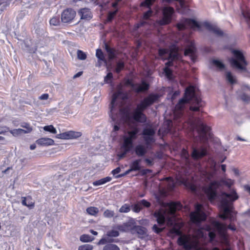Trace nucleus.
<instances>
[{
    "label": "nucleus",
    "mask_w": 250,
    "mask_h": 250,
    "mask_svg": "<svg viewBox=\"0 0 250 250\" xmlns=\"http://www.w3.org/2000/svg\"><path fill=\"white\" fill-rule=\"evenodd\" d=\"M127 98L126 93H124L120 90L113 94L112 101L110 105L109 116L114 122L111 136L116 137L117 131L120 128L121 122L129 123L131 120V117L129 110L127 108H121L120 105H118V102Z\"/></svg>",
    "instance_id": "obj_1"
},
{
    "label": "nucleus",
    "mask_w": 250,
    "mask_h": 250,
    "mask_svg": "<svg viewBox=\"0 0 250 250\" xmlns=\"http://www.w3.org/2000/svg\"><path fill=\"white\" fill-rule=\"evenodd\" d=\"M157 200L161 207V208L154 214L157 223L159 225H162L167 220L168 224L173 225L175 221V212L177 210L181 208V204L179 202L164 203L157 197Z\"/></svg>",
    "instance_id": "obj_2"
},
{
    "label": "nucleus",
    "mask_w": 250,
    "mask_h": 250,
    "mask_svg": "<svg viewBox=\"0 0 250 250\" xmlns=\"http://www.w3.org/2000/svg\"><path fill=\"white\" fill-rule=\"evenodd\" d=\"M190 101H192V104L190 106V110L198 111L202 106L201 100L195 95V87L192 85L186 88L184 97L181 99L176 105L173 112L175 120H178L182 116L183 110L185 104Z\"/></svg>",
    "instance_id": "obj_3"
},
{
    "label": "nucleus",
    "mask_w": 250,
    "mask_h": 250,
    "mask_svg": "<svg viewBox=\"0 0 250 250\" xmlns=\"http://www.w3.org/2000/svg\"><path fill=\"white\" fill-rule=\"evenodd\" d=\"M238 198L234 189H230L229 193L222 192L220 195V210L219 217L223 219L229 218L231 222L235 220V211L233 210L232 203Z\"/></svg>",
    "instance_id": "obj_4"
},
{
    "label": "nucleus",
    "mask_w": 250,
    "mask_h": 250,
    "mask_svg": "<svg viewBox=\"0 0 250 250\" xmlns=\"http://www.w3.org/2000/svg\"><path fill=\"white\" fill-rule=\"evenodd\" d=\"M207 234L204 233L202 229H199L195 230L192 235H182L180 236L178 243L185 250H190L197 247L200 243V239L204 238Z\"/></svg>",
    "instance_id": "obj_5"
},
{
    "label": "nucleus",
    "mask_w": 250,
    "mask_h": 250,
    "mask_svg": "<svg viewBox=\"0 0 250 250\" xmlns=\"http://www.w3.org/2000/svg\"><path fill=\"white\" fill-rule=\"evenodd\" d=\"M187 125L190 131L196 129L200 139L203 142L211 137L210 127L204 124L199 119L193 118L189 119L188 122L184 125V127H186Z\"/></svg>",
    "instance_id": "obj_6"
},
{
    "label": "nucleus",
    "mask_w": 250,
    "mask_h": 250,
    "mask_svg": "<svg viewBox=\"0 0 250 250\" xmlns=\"http://www.w3.org/2000/svg\"><path fill=\"white\" fill-rule=\"evenodd\" d=\"M157 94H151L142 100L140 104L137 105L132 114L133 119L136 122L145 123L146 120V115L143 111L149 106L152 104L158 99Z\"/></svg>",
    "instance_id": "obj_7"
},
{
    "label": "nucleus",
    "mask_w": 250,
    "mask_h": 250,
    "mask_svg": "<svg viewBox=\"0 0 250 250\" xmlns=\"http://www.w3.org/2000/svg\"><path fill=\"white\" fill-rule=\"evenodd\" d=\"M159 53L162 59H164V56L166 54L168 57L169 61L166 63L167 66L164 68V72L166 77L170 80L172 79V71L168 67L173 65V61L181 59V56L179 53V47L176 45H172L169 51L165 49H160Z\"/></svg>",
    "instance_id": "obj_8"
},
{
    "label": "nucleus",
    "mask_w": 250,
    "mask_h": 250,
    "mask_svg": "<svg viewBox=\"0 0 250 250\" xmlns=\"http://www.w3.org/2000/svg\"><path fill=\"white\" fill-rule=\"evenodd\" d=\"M234 181L230 179L224 178L220 181H214L212 182L208 188H204V191L206 194L208 200L212 202L216 197V189L222 185L228 188H230L234 184Z\"/></svg>",
    "instance_id": "obj_9"
},
{
    "label": "nucleus",
    "mask_w": 250,
    "mask_h": 250,
    "mask_svg": "<svg viewBox=\"0 0 250 250\" xmlns=\"http://www.w3.org/2000/svg\"><path fill=\"white\" fill-rule=\"evenodd\" d=\"M211 226L213 229V231H211V228L209 226H207L205 228L210 241H212L215 236V233L214 231L217 232L222 238H226V233L227 229L226 225L214 220L212 222Z\"/></svg>",
    "instance_id": "obj_10"
},
{
    "label": "nucleus",
    "mask_w": 250,
    "mask_h": 250,
    "mask_svg": "<svg viewBox=\"0 0 250 250\" xmlns=\"http://www.w3.org/2000/svg\"><path fill=\"white\" fill-rule=\"evenodd\" d=\"M232 53L234 57L229 60L231 66L240 70H246L247 62L242 52L233 50Z\"/></svg>",
    "instance_id": "obj_11"
},
{
    "label": "nucleus",
    "mask_w": 250,
    "mask_h": 250,
    "mask_svg": "<svg viewBox=\"0 0 250 250\" xmlns=\"http://www.w3.org/2000/svg\"><path fill=\"white\" fill-rule=\"evenodd\" d=\"M138 132L139 129L137 127L127 131L123 136L122 148H125L127 151H129L133 147V142L137 139Z\"/></svg>",
    "instance_id": "obj_12"
},
{
    "label": "nucleus",
    "mask_w": 250,
    "mask_h": 250,
    "mask_svg": "<svg viewBox=\"0 0 250 250\" xmlns=\"http://www.w3.org/2000/svg\"><path fill=\"white\" fill-rule=\"evenodd\" d=\"M190 220L192 223L198 224L206 218L203 207L201 204H197L195 206V211L190 214Z\"/></svg>",
    "instance_id": "obj_13"
},
{
    "label": "nucleus",
    "mask_w": 250,
    "mask_h": 250,
    "mask_svg": "<svg viewBox=\"0 0 250 250\" xmlns=\"http://www.w3.org/2000/svg\"><path fill=\"white\" fill-rule=\"evenodd\" d=\"M174 13V9L171 7L166 6L162 8L163 17L158 20L157 23L160 25H165L170 23Z\"/></svg>",
    "instance_id": "obj_14"
},
{
    "label": "nucleus",
    "mask_w": 250,
    "mask_h": 250,
    "mask_svg": "<svg viewBox=\"0 0 250 250\" xmlns=\"http://www.w3.org/2000/svg\"><path fill=\"white\" fill-rule=\"evenodd\" d=\"M178 29L180 30H184L187 28H191L193 30L197 29L200 30L201 25L195 20L185 19H182L177 24Z\"/></svg>",
    "instance_id": "obj_15"
},
{
    "label": "nucleus",
    "mask_w": 250,
    "mask_h": 250,
    "mask_svg": "<svg viewBox=\"0 0 250 250\" xmlns=\"http://www.w3.org/2000/svg\"><path fill=\"white\" fill-rule=\"evenodd\" d=\"M210 170L206 169L202 172L201 177L206 181L208 182L211 180L214 177L217 170L216 163L212 160L210 164Z\"/></svg>",
    "instance_id": "obj_16"
},
{
    "label": "nucleus",
    "mask_w": 250,
    "mask_h": 250,
    "mask_svg": "<svg viewBox=\"0 0 250 250\" xmlns=\"http://www.w3.org/2000/svg\"><path fill=\"white\" fill-rule=\"evenodd\" d=\"M76 12L71 8H67L62 13L61 20L63 23H70L75 18Z\"/></svg>",
    "instance_id": "obj_17"
},
{
    "label": "nucleus",
    "mask_w": 250,
    "mask_h": 250,
    "mask_svg": "<svg viewBox=\"0 0 250 250\" xmlns=\"http://www.w3.org/2000/svg\"><path fill=\"white\" fill-rule=\"evenodd\" d=\"M81 136L82 133L80 132L68 131L57 134L56 137L57 139L69 140L76 139L81 137Z\"/></svg>",
    "instance_id": "obj_18"
},
{
    "label": "nucleus",
    "mask_w": 250,
    "mask_h": 250,
    "mask_svg": "<svg viewBox=\"0 0 250 250\" xmlns=\"http://www.w3.org/2000/svg\"><path fill=\"white\" fill-rule=\"evenodd\" d=\"M155 134L154 130L152 128H144L142 135L144 136V139L146 145H148L150 143L154 142L153 136Z\"/></svg>",
    "instance_id": "obj_19"
},
{
    "label": "nucleus",
    "mask_w": 250,
    "mask_h": 250,
    "mask_svg": "<svg viewBox=\"0 0 250 250\" xmlns=\"http://www.w3.org/2000/svg\"><path fill=\"white\" fill-rule=\"evenodd\" d=\"M196 51L195 43L193 42L189 41L187 42L186 48L184 51L185 56H189L194 61V56Z\"/></svg>",
    "instance_id": "obj_20"
},
{
    "label": "nucleus",
    "mask_w": 250,
    "mask_h": 250,
    "mask_svg": "<svg viewBox=\"0 0 250 250\" xmlns=\"http://www.w3.org/2000/svg\"><path fill=\"white\" fill-rule=\"evenodd\" d=\"M203 25L209 31L214 33L217 36H223V32L217 26L208 22H204Z\"/></svg>",
    "instance_id": "obj_21"
},
{
    "label": "nucleus",
    "mask_w": 250,
    "mask_h": 250,
    "mask_svg": "<svg viewBox=\"0 0 250 250\" xmlns=\"http://www.w3.org/2000/svg\"><path fill=\"white\" fill-rule=\"evenodd\" d=\"M206 154V150L205 148L203 147L199 149L193 148L191 156L194 159H198L205 156Z\"/></svg>",
    "instance_id": "obj_22"
},
{
    "label": "nucleus",
    "mask_w": 250,
    "mask_h": 250,
    "mask_svg": "<svg viewBox=\"0 0 250 250\" xmlns=\"http://www.w3.org/2000/svg\"><path fill=\"white\" fill-rule=\"evenodd\" d=\"M177 180L183 184L187 188L190 189L192 191L196 192L197 191V186L194 184L188 181L187 179L179 177L177 178Z\"/></svg>",
    "instance_id": "obj_23"
},
{
    "label": "nucleus",
    "mask_w": 250,
    "mask_h": 250,
    "mask_svg": "<svg viewBox=\"0 0 250 250\" xmlns=\"http://www.w3.org/2000/svg\"><path fill=\"white\" fill-rule=\"evenodd\" d=\"M131 86L132 89L137 92L145 91L149 88V85L144 82H143L141 84H132Z\"/></svg>",
    "instance_id": "obj_24"
},
{
    "label": "nucleus",
    "mask_w": 250,
    "mask_h": 250,
    "mask_svg": "<svg viewBox=\"0 0 250 250\" xmlns=\"http://www.w3.org/2000/svg\"><path fill=\"white\" fill-rule=\"evenodd\" d=\"M36 143L42 146H49L54 145V141L49 138H41L36 141Z\"/></svg>",
    "instance_id": "obj_25"
},
{
    "label": "nucleus",
    "mask_w": 250,
    "mask_h": 250,
    "mask_svg": "<svg viewBox=\"0 0 250 250\" xmlns=\"http://www.w3.org/2000/svg\"><path fill=\"white\" fill-rule=\"evenodd\" d=\"M79 14L81 16V19L89 20L92 17L90 10L88 8H82L79 11Z\"/></svg>",
    "instance_id": "obj_26"
},
{
    "label": "nucleus",
    "mask_w": 250,
    "mask_h": 250,
    "mask_svg": "<svg viewBox=\"0 0 250 250\" xmlns=\"http://www.w3.org/2000/svg\"><path fill=\"white\" fill-rule=\"evenodd\" d=\"M134 151L137 156L142 157L146 154L147 149L145 146L140 144L135 146Z\"/></svg>",
    "instance_id": "obj_27"
},
{
    "label": "nucleus",
    "mask_w": 250,
    "mask_h": 250,
    "mask_svg": "<svg viewBox=\"0 0 250 250\" xmlns=\"http://www.w3.org/2000/svg\"><path fill=\"white\" fill-rule=\"evenodd\" d=\"M152 13L153 12L151 9H149L147 11L145 12L143 15V20L140 23L136 24V27L138 28L145 25L146 23V21L149 19V18L152 16Z\"/></svg>",
    "instance_id": "obj_28"
},
{
    "label": "nucleus",
    "mask_w": 250,
    "mask_h": 250,
    "mask_svg": "<svg viewBox=\"0 0 250 250\" xmlns=\"http://www.w3.org/2000/svg\"><path fill=\"white\" fill-rule=\"evenodd\" d=\"M133 230L141 237L144 236L146 234V229L142 226H135L133 229Z\"/></svg>",
    "instance_id": "obj_29"
},
{
    "label": "nucleus",
    "mask_w": 250,
    "mask_h": 250,
    "mask_svg": "<svg viewBox=\"0 0 250 250\" xmlns=\"http://www.w3.org/2000/svg\"><path fill=\"white\" fill-rule=\"evenodd\" d=\"M140 159H138L133 161L131 164L130 165V170H135L137 171L141 169V166H140Z\"/></svg>",
    "instance_id": "obj_30"
},
{
    "label": "nucleus",
    "mask_w": 250,
    "mask_h": 250,
    "mask_svg": "<svg viewBox=\"0 0 250 250\" xmlns=\"http://www.w3.org/2000/svg\"><path fill=\"white\" fill-rule=\"evenodd\" d=\"M112 178L110 177L107 176L105 178L101 179L93 182V185L94 186H99L104 185L111 180Z\"/></svg>",
    "instance_id": "obj_31"
},
{
    "label": "nucleus",
    "mask_w": 250,
    "mask_h": 250,
    "mask_svg": "<svg viewBox=\"0 0 250 250\" xmlns=\"http://www.w3.org/2000/svg\"><path fill=\"white\" fill-rule=\"evenodd\" d=\"M30 129L29 128L28 130H24V129L18 128L15 129L10 131V133L14 136H17L19 135L27 133L30 132Z\"/></svg>",
    "instance_id": "obj_32"
},
{
    "label": "nucleus",
    "mask_w": 250,
    "mask_h": 250,
    "mask_svg": "<svg viewBox=\"0 0 250 250\" xmlns=\"http://www.w3.org/2000/svg\"><path fill=\"white\" fill-rule=\"evenodd\" d=\"M211 64L219 70H222L224 68V64L219 60L213 59L211 61Z\"/></svg>",
    "instance_id": "obj_33"
},
{
    "label": "nucleus",
    "mask_w": 250,
    "mask_h": 250,
    "mask_svg": "<svg viewBox=\"0 0 250 250\" xmlns=\"http://www.w3.org/2000/svg\"><path fill=\"white\" fill-rule=\"evenodd\" d=\"M86 210L88 214L92 216H96L99 211V209L94 207H88L86 208Z\"/></svg>",
    "instance_id": "obj_34"
},
{
    "label": "nucleus",
    "mask_w": 250,
    "mask_h": 250,
    "mask_svg": "<svg viewBox=\"0 0 250 250\" xmlns=\"http://www.w3.org/2000/svg\"><path fill=\"white\" fill-rule=\"evenodd\" d=\"M156 0H145L141 3V6L146 7L150 9L151 6L155 2Z\"/></svg>",
    "instance_id": "obj_35"
},
{
    "label": "nucleus",
    "mask_w": 250,
    "mask_h": 250,
    "mask_svg": "<svg viewBox=\"0 0 250 250\" xmlns=\"http://www.w3.org/2000/svg\"><path fill=\"white\" fill-rule=\"evenodd\" d=\"M50 24L53 26H58L60 24V17L59 16L53 17L50 20Z\"/></svg>",
    "instance_id": "obj_36"
},
{
    "label": "nucleus",
    "mask_w": 250,
    "mask_h": 250,
    "mask_svg": "<svg viewBox=\"0 0 250 250\" xmlns=\"http://www.w3.org/2000/svg\"><path fill=\"white\" fill-rule=\"evenodd\" d=\"M103 250H120V248L115 244H108L103 248Z\"/></svg>",
    "instance_id": "obj_37"
},
{
    "label": "nucleus",
    "mask_w": 250,
    "mask_h": 250,
    "mask_svg": "<svg viewBox=\"0 0 250 250\" xmlns=\"http://www.w3.org/2000/svg\"><path fill=\"white\" fill-rule=\"evenodd\" d=\"M43 129L44 131L49 132L52 134H56L57 132L56 129L52 125L44 126Z\"/></svg>",
    "instance_id": "obj_38"
},
{
    "label": "nucleus",
    "mask_w": 250,
    "mask_h": 250,
    "mask_svg": "<svg viewBox=\"0 0 250 250\" xmlns=\"http://www.w3.org/2000/svg\"><path fill=\"white\" fill-rule=\"evenodd\" d=\"M105 49L106 52L108 53L109 59L110 60L113 59L115 57V55L114 50L113 49L109 47L107 45L105 46Z\"/></svg>",
    "instance_id": "obj_39"
},
{
    "label": "nucleus",
    "mask_w": 250,
    "mask_h": 250,
    "mask_svg": "<svg viewBox=\"0 0 250 250\" xmlns=\"http://www.w3.org/2000/svg\"><path fill=\"white\" fill-rule=\"evenodd\" d=\"M124 67H125V64H124V62H122V61H120L119 62H118L116 64V68H115V72L117 73H120L122 70H123V69L124 68Z\"/></svg>",
    "instance_id": "obj_40"
},
{
    "label": "nucleus",
    "mask_w": 250,
    "mask_h": 250,
    "mask_svg": "<svg viewBox=\"0 0 250 250\" xmlns=\"http://www.w3.org/2000/svg\"><path fill=\"white\" fill-rule=\"evenodd\" d=\"M130 210V206L127 204L123 205L119 209V212L122 213H127Z\"/></svg>",
    "instance_id": "obj_41"
},
{
    "label": "nucleus",
    "mask_w": 250,
    "mask_h": 250,
    "mask_svg": "<svg viewBox=\"0 0 250 250\" xmlns=\"http://www.w3.org/2000/svg\"><path fill=\"white\" fill-rule=\"evenodd\" d=\"M77 54L78 58L80 60H85L86 59V54L82 50H78Z\"/></svg>",
    "instance_id": "obj_42"
},
{
    "label": "nucleus",
    "mask_w": 250,
    "mask_h": 250,
    "mask_svg": "<svg viewBox=\"0 0 250 250\" xmlns=\"http://www.w3.org/2000/svg\"><path fill=\"white\" fill-rule=\"evenodd\" d=\"M114 214V211L109 209H106L103 213L104 217L108 218L113 217Z\"/></svg>",
    "instance_id": "obj_43"
},
{
    "label": "nucleus",
    "mask_w": 250,
    "mask_h": 250,
    "mask_svg": "<svg viewBox=\"0 0 250 250\" xmlns=\"http://www.w3.org/2000/svg\"><path fill=\"white\" fill-rule=\"evenodd\" d=\"M181 157L183 159L185 160L187 164L189 163V154L188 152L186 149H183L182 150L181 153Z\"/></svg>",
    "instance_id": "obj_44"
},
{
    "label": "nucleus",
    "mask_w": 250,
    "mask_h": 250,
    "mask_svg": "<svg viewBox=\"0 0 250 250\" xmlns=\"http://www.w3.org/2000/svg\"><path fill=\"white\" fill-rule=\"evenodd\" d=\"M80 241L83 242H88L91 241L92 239L91 238V236L88 234H83L80 237Z\"/></svg>",
    "instance_id": "obj_45"
},
{
    "label": "nucleus",
    "mask_w": 250,
    "mask_h": 250,
    "mask_svg": "<svg viewBox=\"0 0 250 250\" xmlns=\"http://www.w3.org/2000/svg\"><path fill=\"white\" fill-rule=\"evenodd\" d=\"M226 79L230 83H235V78L232 75L231 73L230 72H227L226 73Z\"/></svg>",
    "instance_id": "obj_46"
},
{
    "label": "nucleus",
    "mask_w": 250,
    "mask_h": 250,
    "mask_svg": "<svg viewBox=\"0 0 250 250\" xmlns=\"http://www.w3.org/2000/svg\"><path fill=\"white\" fill-rule=\"evenodd\" d=\"M96 56L100 61L104 60V56L101 49H98L96 50Z\"/></svg>",
    "instance_id": "obj_47"
},
{
    "label": "nucleus",
    "mask_w": 250,
    "mask_h": 250,
    "mask_svg": "<svg viewBox=\"0 0 250 250\" xmlns=\"http://www.w3.org/2000/svg\"><path fill=\"white\" fill-rule=\"evenodd\" d=\"M106 235L109 237H117L119 235V232L116 230H111L107 232Z\"/></svg>",
    "instance_id": "obj_48"
},
{
    "label": "nucleus",
    "mask_w": 250,
    "mask_h": 250,
    "mask_svg": "<svg viewBox=\"0 0 250 250\" xmlns=\"http://www.w3.org/2000/svg\"><path fill=\"white\" fill-rule=\"evenodd\" d=\"M93 246L89 244H84L79 247L78 250H92Z\"/></svg>",
    "instance_id": "obj_49"
},
{
    "label": "nucleus",
    "mask_w": 250,
    "mask_h": 250,
    "mask_svg": "<svg viewBox=\"0 0 250 250\" xmlns=\"http://www.w3.org/2000/svg\"><path fill=\"white\" fill-rule=\"evenodd\" d=\"M113 77L112 73L109 72L104 77V81L105 83H109L111 82Z\"/></svg>",
    "instance_id": "obj_50"
},
{
    "label": "nucleus",
    "mask_w": 250,
    "mask_h": 250,
    "mask_svg": "<svg viewBox=\"0 0 250 250\" xmlns=\"http://www.w3.org/2000/svg\"><path fill=\"white\" fill-rule=\"evenodd\" d=\"M121 171V168L119 167H117L116 168L113 169L111 171V173L116 177V178H119L121 177L122 176L120 175H117L118 173H119Z\"/></svg>",
    "instance_id": "obj_51"
},
{
    "label": "nucleus",
    "mask_w": 250,
    "mask_h": 250,
    "mask_svg": "<svg viewBox=\"0 0 250 250\" xmlns=\"http://www.w3.org/2000/svg\"><path fill=\"white\" fill-rule=\"evenodd\" d=\"M141 207L143 206L146 208L150 207L151 204L146 200L143 199L139 202Z\"/></svg>",
    "instance_id": "obj_52"
},
{
    "label": "nucleus",
    "mask_w": 250,
    "mask_h": 250,
    "mask_svg": "<svg viewBox=\"0 0 250 250\" xmlns=\"http://www.w3.org/2000/svg\"><path fill=\"white\" fill-rule=\"evenodd\" d=\"M27 206L26 207L32 208L34 207V202L32 201L31 198L30 197H27Z\"/></svg>",
    "instance_id": "obj_53"
},
{
    "label": "nucleus",
    "mask_w": 250,
    "mask_h": 250,
    "mask_svg": "<svg viewBox=\"0 0 250 250\" xmlns=\"http://www.w3.org/2000/svg\"><path fill=\"white\" fill-rule=\"evenodd\" d=\"M141 209L142 207H141L139 202L135 204L133 207V210L135 212H139Z\"/></svg>",
    "instance_id": "obj_54"
},
{
    "label": "nucleus",
    "mask_w": 250,
    "mask_h": 250,
    "mask_svg": "<svg viewBox=\"0 0 250 250\" xmlns=\"http://www.w3.org/2000/svg\"><path fill=\"white\" fill-rule=\"evenodd\" d=\"M117 12V10H116L114 11L109 12L108 15L107 21H111L113 19L114 17L115 16Z\"/></svg>",
    "instance_id": "obj_55"
},
{
    "label": "nucleus",
    "mask_w": 250,
    "mask_h": 250,
    "mask_svg": "<svg viewBox=\"0 0 250 250\" xmlns=\"http://www.w3.org/2000/svg\"><path fill=\"white\" fill-rule=\"evenodd\" d=\"M163 228H159L156 225H154L153 226V230L157 233H159L163 230Z\"/></svg>",
    "instance_id": "obj_56"
},
{
    "label": "nucleus",
    "mask_w": 250,
    "mask_h": 250,
    "mask_svg": "<svg viewBox=\"0 0 250 250\" xmlns=\"http://www.w3.org/2000/svg\"><path fill=\"white\" fill-rule=\"evenodd\" d=\"M11 1V0H6L5 1L4 0H0V5L3 4V6L6 7L10 4Z\"/></svg>",
    "instance_id": "obj_57"
},
{
    "label": "nucleus",
    "mask_w": 250,
    "mask_h": 250,
    "mask_svg": "<svg viewBox=\"0 0 250 250\" xmlns=\"http://www.w3.org/2000/svg\"><path fill=\"white\" fill-rule=\"evenodd\" d=\"M240 98L243 101L246 102H248L250 100V97L245 94H243L242 95H241Z\"/></svg>",
    "instance_id": "obj_58"
},
{
    "label": "nucleus",
    "mask_w": 250,
    "mask_h": 250,
    "mask_svg": "<svg viewBox=\"0 0 250 250\" xmlns=\"http://www.w3.org/2000/svg\"><path fill=\"white\" fill-rule=\"evenodd\" d=\"M49 98V95L47 93H44L41 95L39 97L40 100H45L48 99Z\"/></svg>",
    "instance_id": "obj_59"
},
{
    "label": "nucleus",
    "mask_w": 250,
    "mask_h": 250,
    "mask_svg": "<svg viewBox=\"0 0 250 250\" xmlns=\"http://www.w3.org/2000/svg\"><path fill=\"white\" fill-rule=\"evenodd\" d=\"M243 17L245 18L247 21L249 23L250 22V17L249 14L248 13H245L244 12L242 13Z\"/></svg>",
    "instance_id": "obj_60"
},
{
    "label": "nucleus",
    "mask_w": 250,
    "mask_h": 250,
    "mask_svg": "<svg viewBox=\"0 0 250 250\" xmlns=\"http://www.w3.org/2000/svg\"><path fill=\"white\" fill-rule=\"evenodd\" d=\"M21 126L25 128L26 129L25 130H28L29 128L30 129V132L32 130V127L30 126V125L27 123H24L21 125Z\"/></svg>",
    "instance_id": "obj_61"
},
{
    "label": "nucleus",
    "mask_w": 250,
    "mask_h": 250,
    "mask_svg": "<svg viewBox=\"0 0 250 250\" xmlns=\"http://www.w3.org/2000/svg\"><path fill=\"white\" fill-rule=\"evenodd\" d=\"M124 149V152L121 154H119V157L120 158H122L126 155L127 153L129 151H127L125 148H122Z\"/></svg>",
    "instance_id": "obj_62"
},
{
    "label": "nucleus",
    "mask_w": 250,
    "mask_h": 250,
    "mask_svg": "<svg viewBox=\"0 0 250 250\" xmlns=\"http://www.w3.org/2000/svg\"><path fill=\"white\" fill-rule=\"evenodd\" d=\"M145 161L148 166H151L153 165V161L152 160L146 158L145 159Z\"/></svg>",
    "instance_id": "obj_63"
},
{
    "label": "nucleus",
    "mask_w": 250,
    "mask_h": 250,
    "mask_svg": "<svg viewBox=\"0 0 250 250\" xmlns=\"http://www.w3.org/2000/svg\"><path fill=\"white\" fill-rule=\"evenodd\" d=\"M7 128L6 127H0V134H3L7 131Z\"/></svg>",
    "instance_id": "obj_64"
}]
</instances>
